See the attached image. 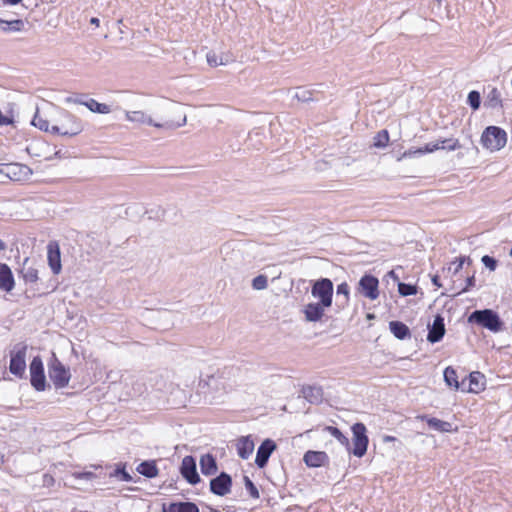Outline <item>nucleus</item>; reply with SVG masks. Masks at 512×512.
Masks as SVG:
<instances>
[{"mask_svg": "<svg viewBox=\"0 0 512 512\" xmlns=\"http://www.w3.org/2000/svg\"><path fill=\"white\" fill-rule=\"evenodd\" d=\"M174 114L177 115V120H167L162 123L154 122L153 119L143 111H126L125 118L130 122L173 130L184 126L187 122L186 114L182 112L180 107H175Z\"/></svg>", "mask_w": 512, "mask_h": 512, "instance_id": "f257e3e1", "label": "nucleus"}, {"mask_svg": "<svg viewBox=\"0 0 512 512\" xmlns=\"http://www.w3.org/2000/svg\"><path fill=\"white\" fill-rule=\"evenodd\" d=\"M468 322L477 324L492 332H498L502 329L503 322L499 315L492 309L475 310L468 316Z\"/></svg>", "mask_w": 512, "mask_h": 512, "instance_id": "f03ea898", "label": "nucleus"}, {"mask_svg": "<svg viewBox=\"0 0 512 512\" xmlns=\"http://www.w3.org/2000/svg\"><path fill=\"white\" fill-rule=\"evenodd\" d=\"M507 142L506 132L497 126H488L482 133L481 143L483 147L490 151H498L505 146Z\"/></svg>", "mask_w": 512, "mask_h": 512, "instance_id": "7ed1b4c3", "label": "nucleus"}, {"mask_svg": "<svg viewBox=\"0 0 512 512\" xmlns=\"http://www.w3.org/2000/svg\"><path fill=\"white\" fill-rule=\"evenodd\" d=\"M63 115L64 119L60 125L51 126V133L72 137L83 131V125L80 119L67 111H65Z\"/></svg>", "mask_w": 512, "mask_h": 512, "instance_id": "20e7f679", "label": "nucleus"}, {"mask_svg": "<svg viewBox=\"0 0 512 512\" xmlns=\"http://www.w3.org/2000/svg\"><path fill=\"white\" fill-rule=\"evenodd\" d=\"M333 282L329 278H320L312 284L311 295L322 305L331 307L333 301Z\"/></svg>", "mask_w": 512, "mask_h": 512, "instance_id": "39448f33", "label": "nucleus"}, {"mask_svg": "<svg viewBox=\"0 0 512 512\" xmlns=\"http://www.w3.org/2000/svg\"><path fill=\"white\" fill-rule=\"evenodd\" d=\"M49 377L56 388H64L68 385L71 374L68 368H66L56 357L53 355V359L49 364L48 369Z\"/></svg>", "mask_w": 512, "mask_h": 512, "instance_id": "423d86ee", "label": "nucleus"}, {"mask_svg": "<svg viewBox=\"0 0 512 512\" xmlns=\"http://www.w3.org/2000/svg\"><path fill=\"white\" fill-rule=\"evenodd\" d=\"M353 433V450L352 453L356 457H363L367 452L369 439L367 436V429L361 422L355 423L352 427Z\"/></svg>", "mask_w": 512, "mask_h": 512, "instance_id": "0eeeda50", "label": "nucleus"}, {"mask_svg": "<svg viewBox=\"0 0 512 512\" xmlns=\"http://www.w3.org/2000/svg\"><path fill=\"white\" fill-rule=\"evenodd\" d=\"M30 382L37 391H43L46 387L43 362L39 356L32 359L30 363Z\"/></svg>", "mask_w": 512, "mask_h": 512, "instance_id": "6e6552de", "label": "nucleus"}, {"mask_svg": "<svg viewBox=\"0 0 512 512\" xmlns=\"http://www.w3.org/2000/svg\"><path fill=\"white\" fill-rule=\"evenodd\" d=\"M378 287V279L371 274L362 276L358 283L359 293L370 300H376L379 297Z\"/></svg>", "mask_w": 512, "mask_h": 512, "instance_id": "1a4fd4ad", "label": "nucleus"}, {"mask_svg": "<svg viewBox=\"0 0 512 512\" xmlns=\"http://www.w3.org/2000/svg\"><path fill=\"white\" fill-rule=\"evenodd\" d=\"M181 475L188 483L195 485L200 482V476L197 472L196 460L193 456H185L180 467Z\"/></svg>", "mask_w": 512, "mask_h": 512, "instance_id": "9d476101", "label": "nucleus"}, {"mask_svg": "<svg viewBox=\"0 0 512 512\" xmlns=\"http://www.w3.org/2000/svg\"><path fill=\"white\" fill-rule=\"evenodd\" d=\"M232 478L226 472H221L217 477L210 480V491L218 496H224L230 492Z\"/></svg>", "mask_w": 512, "mask_h": 512, "instance_id": "9b49d317", "label": "nucleus"}, {"mask_svg": "<svg viewBox=\"0 0 512 512\" xmlns=\"http://www.w3.org/2000/svg\"><path fill=\"white\" fill-rule=\"evenodd\" d=\"M26 349V346L21 347L17 352L12 353L10 358L9 370L13 375L20 378H22L26 369Z\"/></svg>", "mask_w": 512, "mask_h": 512, "instance_id": "f8f14e48", "label": "nucleus"}, {"mask_svg": "<svg viewBox=\"0 0 512 512\" xmlns=\"http://www.w3.org/2000/svg\"><path fill=\"white\" fill-rule=\"evenodd\" d=\"M276 443L271 439H265L257 449L255 464L258 468H264L271 454L276 450Z\"/></svg>", "mask_w": 512, "mask_h": 512, "instance_id": "ddd939ff", "label": "nucleus"}, {"mask_svg": "<svg viewBox=\"0 0 512 512\" xmlns=\"http://www.w3.org/2000/svg\"><path fill=\"white\" fill-rule=\"evenodd\" d=\"M445 331L444 318L437 314L434 317L433 323L428 325L427 340L432 344L437 343L442 340Z\"/></svg>", "mask_w": 512, "mask_h": 512, "instance_id": "4468645a", "label": "nucleus"}, {"mask_svg": "<svg viewBox=\"0 0 512 512\" xmlns=\"http://www.w3.org/2000/svg\"><path fill=\"white\" fill-rule=\"evenodd\" d=\"M47 260L53 274L58 275L61 272V253L57 242H49L47 245Z\"/></svg>", "mask_w": 512, "mask_h": 512, "instance_id": "2eb2a0df", "label": "nucleus"}, {"mask_svg": "<svg viewBox=\"0 0 512 512\" xmlns=\"http://www.w3.org/2000/svg\"><path fill=\"white\" fill-rule=\"evenodd\" d=\"M329 308L327 305H322L321 302H310L303 308L305 320L308 322L321 321L325 314V309Z\"/></svg>", "mask_w": 512, "mask_h": 512, "instance_id": "dca6fc26", "label": "nucleus"}, {"mask_svg": "<svg viewBox=\"0 0 512 512\" xmlns=\"http://www.w3.org/2000/svg\"><path fill=\"white\" fill-rule=\"evenodd\" d=\"M0 173L4 174L7 178L13 181L21 180L23 175L27 174L29 168L26 165H21L18 163H6L0 164Z\"/></svg>", "mask_w": 512, "mask_h": 512, "instance_id": "f3484780", "label": "nucleus"}, {"mask_svg": "<svg viewBox=\"0 0 512 512\" xmlns=\"http://www.w3.org/2000/svg\"><path fill=\"white\" fill-rule=\"evenodd\" d=\"M303 461L308 467L318 468L326 466L329 463V457L324 451H307L303 456Z\"/></svg>", "mask_w": 512, "mask_h": 512, "instance_id": "a211bd4d", "label": "nucleus"}, {"mask_svg": "<svg viewBox=\"0 0 512 512\" xmlns=\"http://www.w3.org/2000/svg\"><path fill=\"white\" fill-rule=\"evenodd\" d=\"M15 287V280L11 268L6 263H0V290L11 292Z\"/></svg>", "mask_w": 512, "mask_h": 512, "instance_id": "6ab92c4d", "label": "nucleus"}, {"mask_svg": "<svg viewBox=\"0 0 512 512\" xmlns=\"http://www.w3.org/2000/svg\"><path fill=\"white\" fill-rule=\"evenodd\" d=\"M416 419L426 421L430 429L438 432L446 433L454 431L450 422L443 421L435 417H429L428 415H418Z\"/></svg>", "mask_w": 512, "mask_h": 512, "instance_id": "aec40b11", "label": "nucleus"}, {"mask_svg": "<svg viewBox=\"0 0 512 512\" xmlns=\"http://www.w3.org/2000/svg\"><path fill=\"white\" fill-rule=\"evenodd\" d=\"M162 512H199L198 506L193 502H170L162 504Z\"/></svg>", "mask_w": 512, "mask_h": 512, "instance_id": "412c9836", "label": "nucleus"}, {"mask_svg": "<svg viewBox=\"0 0 512 512\" xmlns=\"http://www.w3.org/2000/svg\"><path fill=\"white\" fill-rule=\"evenodd\" d=\"M26 283H36L39 279L38 270L30 264V258L26 257L19 271Z\"/></svg>", "mask_w": 512, "mask_h": 512, "instance_id": "4be33fe9", "label": "nucleus"}, {"mask_svg": "<svg viewBox=\"0 0 512 512\" xmlns=\"http://www.w3.org/2000/svg\"><path fill=\"white\" fill-rule=\"evenodd\" d=\"M237 454L242 459H248L254 450V442L250 436L241 437L238 439Z\"/></svg>", "mask_w": 512, "mask_h": 512, "instance_id": "5701e85b", "label": "nucleus"}, {"mask_svg": "<svg viewBox=\"0 0 512 512\" xmlns=\"http://www.w3.org/2000/svg\"><path fill=\"white\" fill-rule=\"evenodd\" d=\"M302 394L304 398L312 404L321 403L323 399V390L319 386H304L302 388Z\"/></svg>", "mask_w": 512, "mask_h": 512, "instance_id": "b1692460", "label": "nucleus"}, {"mask_svg": "<svg viewBox=\"0 0 512 512\" xmlns=\"http://www.w3.org/2000/svg\"><path fill=\"white\" fill-rule=\"evenodd\" d=\"M389 329L391 333L399 340H404L411 336L409 327L401 321L389 322Z\"/></svg>", "mask_w": 512, "mask_h": 512, "instance_id": "393cba45", "label": "nucleus"}, {"mask_svg": "<svg viewBox=\"0 0 512 512\" xmlns=\"http://www.w3.org/2000/svg\"><path fill=\"white\" fill-rule=\"evenodd\" d=\"M485 388V376L478 371L469 374V392L478 393Z\"/></svg>", "mask_w": 512, "mask_h": 512, "instance_id": "a878e982", "label": "nucleus"}, {"mask_svg": "<svg viewBox=\"0 0 512 512\" xmlns=\"http://www.w3.org/2000/svg\"><path fill=\"white\" fill-rule=\"evenodd\" d=\"M200 469L204 475H213L217 471L216 459L211 454H205L200 459Z\"/></svg>", "mask_w": 512, "mask_h": 512, "instance_id": "bb28decb", "label": "nucleus"}, {"mask_svg": "<svg viewBox=\"0 0 512 512\" xmlns=\"http://www.w3.org/2000/svg\"><path fill=\"white\" fill-rule=\"evenodd\" d=\"M91 112L99 113V114H108L111 112V108L109 105L104 103H99L93 98H89L83 103Z\"/></svg>", "mask_w": 512, "mask_h": 512, "instance_id": "cd10ccee", "label": "nucleus"}, {"mask_svg": "<svg viewBox=\"0 0 512 512\" xmlns=\"http://www.w3.org/2000/svg\"><path fill=\"white\" fill-rule=\"evenodd\" d=\"M137 471L148 478H153L158 474V468L154 461H143L137 467Z\"/></svg>", "mask_w": 512, "mask_h": 512, "instance_id": "c85d7f7f", "label": "nucleus"}, {"mask_svg": "<svg viewBox=\"0 0 512 512\" xmlns=\"http://www.w3.org/2000/svg\"><path fill=\"white\" fill-rule=\"evenodd\" d=\"M24 28V22L21 19L6 21L0 18V29L3 32H18Z\"/></svg>", "mask_w": 512, "mask_h": 512, "instance_id": "c756f323", "label": "nucleus"}, {"mask_svg": "<svg viewBox=\"0 0 512 512\" xmlns=\"http://www.w3.org/2000/svg\"><path fill=\"white\" fill-rule=\"evenodd\" d=\"M485 106L489 108H496L498 106H502L501 95L497 88H492L489 91L485 100Z\"/></svg>", "mask_w": 512, "mask_h": 512, "instance_id": "7c9ffc66", "label": "nucleus"}, {"mask_svg": "<svg viewBox=\"0 0 512 512\" xmlns=\"http://www.w3.org/2000/svg\"><path fill=\"white\" fill-rule=\"evenodd\" d=\"M324 430L331 434L335 439H337L341 445L347 448V450H350L349 439L337 427L326 426Z\"/></svg>", "mask_w": 512, "mask_h": 512, "instance_id": "2f4dec72", "label": "nucleus"}, {"mask_svg": "<svg viewBox=\"0 0 512 512\" xmlns=\"http://www.w3.org/2000/svg\"><path fill=\"white\" fill-rule=\"evenodd\" d=\"M444 381L449 387H453L454 389H459L460 384L457 380V373L454 368L451 366L445 368L444 370Z\"/></svg>", "mask_w": 512, "mask_h": 512, "instance_id": "473e14b6", "label": "nucleus"}, {"mask_svg": "<svg viewBox=\"0 0 512 512\" xmlns=\"http://www.w3.org/2000/svg\"><path fill=\"white\" fill-rule=\"evenodd\" d=\"M389 142V133L386 129L379 131L373 138V145L376 148H385Z\"/></svg>", "mask_w": 512, "mask_h": 512, "instance_id": "72a5a7b5", "label": "nucleus"}, {"mask_svg": "<svg viewBox=\"0 0 512 512\" xmlns=\"http://www.w3.org/2000/svg\"><path fill=\"white\" fill-rule=\"evenodd\" d=\"M301 102H309V101H318L319 98L314 96L313 91L307 90L305 88H298L294 96Z\"/></svg>", "mask_w": 512, "mask_h": 512, "instance_id": "f704fd0d", "label": "nucleus"}, {"mask_svg": "<svg viewBox=\"0 0 512 512\" xmlns=\"http://www.w3.org/2000/svg\"><path fill=\"white\" fill-rule=\"evenodd\" d=\"M98 475L92 471L73 472L71 479L75 481L93 482Z\"/></svg>", "mask_w": 512, "mask_h": 512, "instance_id": "c9c22d12", "label": "nucleus"}, {"mask_svg": "<svg viewBox=\"0 0 512 512\" xmlns=\"http://www.w3.org/2000/svg\"><path fill=\"white\" fill-rule=\"evenodd\" d=\"M206 58L208 64L212 67L226 65L228 63L227 57H224L223 55H217L215 52H208Z\"/></svg>", "mask_w": 512, "mask_h": 512, "instance_id": "e433bc0d", "label": "nucleus"}, {"mask_svg": "<svg viewBox=\"0 0 512 512\" xmlns=\"http://www.w3.org/2000/svg\"><path fill=\"white\" fill-rule=\"evenodd\" d=\"M398 292L401 296H404V297L415 295L417 293V286L413 285V284L399 282L398 283Z\"/></svg>", "mask_w": 512, "mask_h": 512, "instance_id": "4c0bfd02", "label": "nucleus"}, {"mask_svg": "<svg viewBox=\"0 0 512 512\" xmlns=\"http://www.w3.org/2000/svg\"><path fill=\"white\" fill-rule=\"evenodd\" d=\"M31 123L33 126L39 128L42 131L51 132L49 122L46 119L42 118L38 113L35 114Z\"/></svg>", "mask_w": 512, "mask_h": 512, "instance_id": "58836bf2", "label": "nucleus"}, {"mask_svg": "<svg viewBox=\"0 0 512 512\" xmlns=\"http://www.w3.org/2000/svg\"><path fill=\"white\" fill-rule=\"evenodd\" d=\"M467 102L473 110H477L481 104V96L478 91H470L467 97Z\"/></svg>", "mask_w": 512, "mask_h": 512, "instance_id": "ea45409f", "label": "nucleus"}, {"mask_svg": "<svg viewBox=\"0 0 512 512\" xmlns=\"http://www.w3.org/2000/svg\"><path fill=\"white\" fill-rule=\"evenodd\" d=\"M465 261H468V263L471 262L470 258L468 257H459L456 261L450 264V266L448 267V271L451 272L452 275H456L462 269Z\"/></svg>", "mask_w": 512, "mask_h": 512, "instance_id": "a19ab883", "label": "nucleus"}, {"mask_svg": "<svg viewBox=\"0 0 512 512\" xmlns=\"http://www.w3.org/2000/svg\"><path fill=\"white\" fill-rule=\"evenodd\" d=\"M439 142H440V149H443V150L454 151V150L460 148L459 141L454 138L439 140Z\"/></svg>", "mask_w": 512, "mask_h": 512, "instance_id": "79ce46f5", "label": "nucleus"}, {"mask_svg": "<svg viewBox=\"0 0 512 512\" xmlns=\"http://www.w3.org/2000/svg\"><path fill=\"white\" fill-rule=\"evenodd\" d=\"M111 477H116L121 481L128 482L132 479L131 475L125 470L124 467H117L112 472H110Z\"/></svg>", "mask_w": 512, "mask_h": 512, "instance_id": "37998d69", "label": "nucleus"}, {"mask_svg": "<svg viewBox=\"0 0 512 512\" xmlns=\"http://www.w3.org/2000/svg\"><path fill=\"white\" fill-rule=\"evenodd\" d=\"M268 286V279L265 275H258L252 280V287L255 290H263Z\"/></svg>", "mask_w": 512, "mask_h": 512, "instance_id": "c03bdc74", "label": "nucleus"}, {"mask_svg": "<svg viewBox=\"0 0 512 512\" xmlns=\"http://www.w3.org/2000/svg\"><path fill=\"white\" fill-rule=\"evenodd\" d=\"M244 483H245V488L248 491L249 495L252 498H258L259 491H258L256 485L253 483V481L248 476H244Z\"/></svg>", "mask_w": 512, "mask_h": 512, "instance_id": "a18cd8bd", "label": "nucleus"}, {"mask_svg": "<svg viewBox=\"0 0 512 512\" xmlns=\"http://www.w3.org/2000/svg\"><path fill=\"white\" fill-rule=\"evenodd\" d=\"M440 149V142L437 141L435 143H427L424 147H420L417 149V152H420V154H426V153H432L436 150Z\"/></svg>", "mask_w": 512, "mask_h": 512, "instance_id": "49530a36", "label": "nucleus"}, {"mask_svg": "<svg viewBox=\"0 0 512 512\" xmlns=\"http://www.w3.org/2000/svg\"><path fill=\"white\" fill-rule=\"evenodd\" d=\"M482 263L484 264V266L486 268H488L489 270L491 271H494L497 267V261L495 258L489 256V255H484L481 259Z\"/></svg>", "mask_w": 512, "mask_h": 512, "instance_id": "de8ad7c7", "label": "nucleus"}, {"mask_svg": "<svg viewBox=\"0 0 512 512\" xmlns=\"http://www.w3.org/2000/svg\"><path fill=\"white\" fill-rule=\"evenodd\" d=\"M337 295H344L345 297V300H344V304H347L348 301H349V286L346 282H343L341 284H339L337 286V291H336Z\"/></svg>", "mask_w": 512, "mask_h": 512, "instance_id": "09e8293b", "label": "nucleus"}, {"mask_svg": "<svg viewBox=\"0 0 512 512\" xmlns=\"http://www.w3.org/2000/svg\"><path fill=\"white\" fill-rule=\"evenodd\" d=\"M474 286H475V276L474 275L468 276L467 279H466L465 287L461 291H459L457 294H461V293L467 292L471 288H473Z\"/></svg>", "mask_w": 512, "mask_h": 512, "instance_id": "8fccbe9b", "label": "nucleus"}, {"mask_svg": "<svg viewBox=\"0 0 512 512\" xmlns=\"http://www.w3.org/2000/svg\"><path fill=\"white\" fill-rule=\"evenodd\" d=\"M417 155H421L420 152H417V149H409L407 151H405L399 158H398V161H400L401 159L403 158H412V157H415Z\"/></svg>", "mask_w": 512, "mask_h": 512, "instance_id": "3c124183", "label": "nucleus"}, {"mask_svg": "<svg viewBox=\"0 0 512 512\" xmlns=\"http://www.w3.org/2000/svg\"><path fill=\"white\" fill-rule=\"evenodd\" d=\"M13 122V118L3 115L0 111V127L4 125L13 124Z\"/></svg>", "mask_w": 512, "mask_h": 512, "instance_id": "603ef678", "label": "nucleus"}, {"mask_svg": "<svg viewBox=\"0 0 512 512\" xmlns=\"http://www.w3.org/2000/svg\"><path fill=\"white\" fill-rule=\"evenodd\" d=\"M54 483V478L51 475L45 474L43 476V485L44 486H51Z\"/></svg>", "mask_w": 512, "mask_h": 512, "instance_id": "864d4df0", "label": "nucleus"}, {"mask_svg": "<svg viewBox=\"0 0 512 512\" xmlns=\"http://www.w3.org/2000/svg\"><path fill=\"white\" fill-rule=\"evenodd\" d=\"M66 102L80 104V105H83V103H85V101H83V100H81L79 98H72V97L66 98Z\"/></svg>", "mask_w": 512, "mask_h": 512, "instance_id": "5fc2aeb1", "label": "nucleus"}, {"mask_svg": "<svg viewBox=\"0 0 512 512\" xmlns=\"http://www.w3.org/2000/svg\"><path fill=\"white\" fill-rule=\"evenodd\" d=\"M22 0H2V2L6 5H17L21 2Z\"/></svg>", "mask_w": 512, "mask_h": 512, "instance_id": "6e6d98bb", "label": "nucleus"}, {"mask_svg": "<svg viewBox=\"0 0 512 512\" xmlns=\"http://www.w3.org/2000/svg\"><path fill=\"white\" fill-rule=\"evenodd\" d=\"M99 23H100V20H99L97 17H92V18L90 19V24H92V25H95V26H97V27H98V26H99Z\"/></svg>", "mask_w": 512, "mask_h": 512, "instance_id": "4d7b16f0", "label": "nucleus"}, {"mask_svg": "<svg viewBox=\"0 0 512 512\" xmlns=\"http://www.w3.org/2000/svg\"><path fill=\"white\" fill-rule=\"evenodd\" d=\"M432 282H433V284H434L435 286H437V287H441V283H440V280H439V277H438V276H434V277L432 278Z\"/></svg>", "mask_w": 512, "mask_h": 512, "instance_id": "13d9d810", "label": "nucleus"}, {"mask_svg": "<svg viewBox=\"0 0 512 512\" xmlns=\"http://www.w3.org/2000/svg\"><path fill=\"white\" fill-rule=\"evenodd\" d=\"M5 249H6V244H5V242H4V241H2V240L0 239V251H3V250H5Z\"/></svg>", "mask_w": 512, "mask_h": 512, "instance_id": "bf43d9fd", "label": "nucleus"}, {"mask_svg": "<svg viewBox=\"0 0 512 512\" xmlns=\"http://www.w3.org/2000/svg\"><path fill=\"white\" fill-rule=\"evenodd\" d=\"M389 275H390L391 277H393L394 279H396V280L398 279V277H397V275L395 274V272H394V271H390V272H389Z\"/></svg>", "mask_w": 512, "mask_h": 512, "instance_id": "052dcab7", "label": "nucleus"}, {"mask_svg": "<svg viewBox=\"0 0 512 512\" xmlns=\"http://www.w3.org/2000/svg\"><path fill=\"white\" fill-rule=\"evenodd\" d=\"M435 4H437L438 7L441 6L442 0H433Z\"/></svg>", "mask_w": 512, "mask_h": 512, "instance_id": "680f3d73", "label": "nucleus"}, {"mask_svg": "<svg viewBox=\"0 0 512 512\" xmlns=\"http://www.w3.org/2000/svg\"><path fill=\"white\" fill-rule=\"evenodd\" d=\"M3 462V456L0 454V464Z\"/></svg>", "mask_w": 512, "mask_h": 512, "instance_id": "e2e57ef3", "label": "nucleus"}, {"mask_svg": "<svg viewBox=\"0 0 512 512\" xmlns=\"http://www.w3.org/2000/svg\"><path fill=\"white\" fill-rule=\"evenodd\" d=\"M372 317H373V315H372V314H369V315H368V318H369V319H372Z\"/></svg>", "mask_w": 512, "mask_h": 512, "instance_id": "0e129e2a", "label": "nucleus"}, {"mask_svg": "<svg viewBox=\"0 0 512 512\" xmlns=\"http://www.w3.org/2000/svg\"><path fill=\"white\" fill-rule=\"evenodd\" d=\"M211 512H219L218 510L216 509H212Z\"/></svg>", "mask_w": 512, "mask_h": 512, "instance_id": "69168bd1", "label": "nucleus"}]
</instances>
